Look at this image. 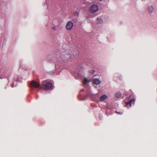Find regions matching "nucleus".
<instances>
[{
    "label": "nucleus",
    "instance_id": "20e7f679",
    "mask_svg": "<svg viewBox=\"0 0 157 157\" xmlns=\"http://www.w3.org/2000/svg\"><path fill=\"white\" fill-rule=\"evenodd\" d=\"M30 85L31 88H33V87L37 88L40 86V84L38 82L34 81H33L31 82Z\"/></svg>",
    "mask_w": 157,
    "mask_h": 157
},
{
    "label": "nucleus",
    "instance_id": "ddd939ff",
    "mask_svg": "<svg viewBox=\"0 0 157 157\" xmlns=\"http://www.w3.org/2000/svg\"><path fill=\"white\" fill-rule=\"evenodd\" d=\"M149 11L150 12H151V11H149Z\"/></svg>",
    "mask_w": 157,
    "mask_h": 157
},
{
    "label": "nucleus",
    "instance_id": "9d476101",
    "mask_svg": "<svg viewBox=\"0 0 157 157\" xmlns=\"http://www.w3.org/2000/svg\"><path fill=\"white\" fill-rule=\"evenodd\" d=\"M68 55L67 54H65V55L64 57L63 58V59L66 60V59H68Z\"/></svg>",
    "mask_w": 157,
    "mask_h": 157
},
{
    "label": "nucleus",
    "instance_id": "f8f14e48",
    "mask_svg": "<svg viewBox=\"0 0 157 157\" xmlns=\"http://www.w3.org/2000/svg\"><path fill=\"white\" fill-rule=\"evenodd\" d=\"M53 29H55V27H53Z\"/></svg>",
    "mask_w": 157,
    "mask_h": 157
},
{
    "label": "nucleus",
    "instance_id": "1a4fd4ad",
    "mask_svg": "<svg viewBox=\"0 0 157 157\" xmlns=\"http://www.w3.org/2000/svg\"><path fill=\"white\" fill-rule=\"evenodd\" d=\"M89 82V81L87 79H86V78H85L83 82V84H86V83L88 82Z\"/></svg>",
    "mask_w": 157,
    "mask_h": 157
},
{
    "label": "nucleus",
    "instance_id": "0eeeda50",
    "mask_svg": "<svg viewBox=\"0 0 157 157\" xmlns=\"http://www.w3.org/2000/svg\"><path fill=\"white\" fill-rule=\"evenodd\" d=\"M107 98V96L105 95H103L100 98V99L101 101H103L106 99Z\"/></svg>",
    "mask_w": 157,
    "mask_h": 157
},
{
    "label": "nucleus",
    "instance_id": "9b49d317",
    "mask_svg": "<svg viewBox=\"0 0 157 157\" xmlns=\"http://www.w3.org/2000/svg\"><path fill=\"white\" fill-rule=\"evenodd\" d=\"M115 112L119 114H121L122 113H121V112H118L117 111H115Z\"/></svg>",
    "mask_w": 157,
    "mask_h": 157
},
{
    "label": "nucleus",
    "instance_id": "6e6552de",
    "mask_svg": "<svg viewBox=\"0 0 157 157\" xmlns=\"http://www.w3.org/2000/svg\"><path fill=\"white\" fill-rule=\"evenodd\" d=\"M122 94L119 92H117L116 94V96L117 98H119L121 96Z\"/></svg>",
    "mask_w": 157,
    "mask_h": 157
},
{
    "label": "nucleus",
    "instance_id": "423d86ee",
    "mask_svg": "<svg viewBox=\"0 0 157 157\" xmlns=\"http://www.w3.org/2000/svg\"><path fill=\"white\" fill-rule=\"evenodd\" d=\"M135 101V100L134 99H131L130 101L128 102H125V104L126 105H129L130 106H131V104L132 102H134Z\"/></svg>",
    "mask_w": 157,
    "mask_h": 157
},
{
    "label": "nucleus",
    "instance_id": "7ed1b4c3",
    "mask_svg": "<svg viewBox=\"0 0 157 157\" xmlns=\"http://www.w3.org/2000/svg\"><path fill=\"white\" fill-rule=\"evenodd\" d=\"M73 26V23L71 21H69L67 23L65 28L67 30H70L72 29Z\"/></svg>",
    "mask_w": 157,
    "mask_h": 157
},
{
    "label": "nucleus",
    "instance_id": "f257e3e1",
    "mask_svg": "<svg viewBox=\"0 0 157 157\" xmlns=\"http://www.w3.org/2000/svg\"><path fill=\"white\" fill-rule=\"evenodd\" d=\"M52 86V84L51 82H48L46 81L42 82V88L44 90H48L51 88Z\"/></svg>",
    "mask_w": 157,
    "mask_h": 157
},
{
    "label": "nucleus",
    "instance_id": "f03ea898",
    "mask_svg": "<svg viewBox=\"0 0 157 157\" xmlns=\"http://www.w3.org/2000/svg\"><path fill=\"white\" fill-rule=\"evenodd\" d=\"M98 10V7L97 5H94L91 6L90 9V12L91 13H94Z\"/></svg>",
    "mask_w": 157,
    "mask_h": 157
},
{
    "label": "nucleus",
    "instance_id": "39448f33",
    "mask_svg": "<svg viewBox=\"0 0 157 157\" xmlns=\"http://www.w3.org/2000/svg\"><path fill=\"white\" fill-rule=\"evenodd\" d=\"M93 83L96 85L99 84L101 83V81L99 79L97 78H94L93 80Z\"/></svg>",
    "mask_w": 157,
    "mask_h": 157
}]
</instances>
